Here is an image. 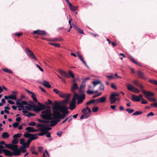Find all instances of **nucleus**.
Instances as JSON below:
<instances>
[{"instance_id":"obj_1","label":"nucleus","mask_w":157,"mask_h":157,"mask_svg":"<svg viewBox=\"0 0 157 157\" xmlns=\"http://www.w3.org/2000/svg\"><path fill=\"white\" fill-rule=\"evenodd\" d=\"M68 107L65 106L61 105L60 103L56 102L53 105V113H51V111L49 109L42 111L41 115V117L43 119L52 120L49 123L50 126H53L56 125L61 119L65 117L68 113Z\"/></svg>"},{"instance_id":"obj_2","label":"nucleus","mask_w":157,"mask_h":157,"mask_svg":"<svg viewBox=\"0 0 157 157\" xmlns=\"http://www.w3.org/2000/svg\"><path fill=\"white\" fill-rule=\"evenodd\" d=\"M58 95L61 98H65L63 101H61V103L63 105L67 107L65 105L69 101V93L64 94L62 92L60 91Z\"/></svg>"},{"instance_id":"obj_3","label":"nucleus","mask_w":157,"mask_h":157,"mask_svg":"<svg viewBox=\"0 0 157 157\" xmlns=\"http://www.w3.org/2000/svg\"><path fill=\"white\" fill-rule=\"evenodd\" d=\"M82 112L84 115V118H87L90 114L91 111L90 109L87 106L86 108H83L82 110Z\"/></svg>"},{"instance_id":"obj_4","label":"nucleus","mask_w":157,"mask_h":157,"mask_svg":"<svg viewBox=\"0 0 157 157\" xmlns=\"http://www.w3.org/2000/svg\"><path fill=\"white\" fill-rule=\"evenodd\" d=\"M25 52L28 56L30 58H32L34 60H37L36 57L33 53V52L29 48L25 49Z\"/></svg>"},{"instance_id":"obj_5","label":"nucleus","mask_w":157,"mask_h":157,"mask_svg":"<svg viewBox=\"0 0 157 157\" xmlns=\"http://www.w3.org/2000/svg\"><path fill=\"white\" fill-rule=\"evenodd\" d=\"M37 134H33L29 133H25L24 136L25 138H29L31 139V140L32 141L33 140H36L38 138V137L37 136Z\"/></svg>"},{"instance_id":"obj_6","label":"nucleus","mask_w":157,"mask_h":157,"mask_svg":"<svg viewBox=\"0 0 157 157\" xmlns=\"http://www.w3.org/2000/svg\"><path fill=\"white\" fill-rule=\"evenodd\" d=\"M127 89L128 90L131 91L137 94H138L140 92V91L137 88L133 87L131 84H128L127 85Z\"/></svg>"},{"instance_id":"obj_7","label":"nucleus","mask_w":157,"mask_h":157,"mask_svg":"<svg viewBox=\"0 0 157 157\" xmlns=\"http://www.w3.org/2000/svg\"><path fill=\"white\" fill-rule=\"evenodd\" d=\"M76 79H73L72 81V85L71 88V91L74 93L75 90L78 88L77 83L76 82Z\"/></svg>"},{"instance_id":"obj_8","label":"nucleus","mask_w":157,"mask_h":157,"mask_svg":"<svg viewBox=\"0 0 157 157\" xmlns=\"http://www.w3.org/2000/svg\"><path fill=\"white\" fill-rule=\"evenodd\" d=\"M73 98L75 99V100L76 99H77L83 101L85 98V95L84 94H83L82 95L80 96L77 93H75L74 94V96Z\"/></svg>"},{"instance_id":"obj_9","label":"nucleus","mask_w":157,"mask_h":157,"mask_svg":"<svg viewBox=\"0 0 157 157\" xmlns=\"http://www.w3.org/2000/svg\"><path fill=\"white\" fill-rule=\"evenodd\" d=\"M18 110H22V112L24 113V116H27L28 117H29L31 116H35L36 115L33 113H29L27 110L25 109H22L21 108H19L18 109Z\"/></svg>"},{"instance_id":"obj_10","label":"nucleus","mask_w":157,"mask_h":157,"mask_svg":"<svg viewBox=\"0 0 157 157\" xmlns=\"http://www.w3.org/2000/svg\"><path fill=\"white\" fill-rule=\"evenodd\" d=\"M132 100L134 101L139 102L143 98V95L142 94H140L139 96H136L134 94L132 95Z\"/></svg>"},{"instance_id":"obj_11","label":"nucleus","mask_w":157,"mask_h":157,"mask_svg":"<svg viewBox=\"0 0 157 157\" xmlns=\"http://www.w3.org/2000/svg\"><path fill=\"white\" fill-rule=\"evenodd\" d=\"M140 90L146 96V97L147 96H154L155 95V94L153 92L144 90L143 89H141Z\"/></svg>"},{"instance_id":"obj_12","label":"nucleus","mask_w":157,"mask_h":157,"mask_svg":"<svg viewBox=\"0 0 157 157\" xmlns=\"http://www.w3.org/2000/svg\"><path fill=\"white\" fill-rule=\"evenodd\" d=\"M16 105H17V107L21 108H24V105H28V103L27 102L25 101H22L21 102L17 101L16 102Z\"/></svg>"},{"instance_id":"obj_13","label":"nucleus","mask_w":157,"mask_h":157,"mask_svg":"<svg viewBox=\"0 0 157 157\" xmlns=\"http://www.w3.org/2000/svg\"><path fill=\"white\" fill-rule=\"evenodd\" d=\"M76 101L75 99L72 98V100L70 103H69V109L71 110H73L76 107Z\"/></svg>"},{"instance_id":"obj_14","label":"nucleus","mask_w":157,"mask_h":157,"mask_svg":"<svg viewBox=\"0 0 157 157\" xmlns=\"http://www.w3.org/2000/svg\"><path fill=\"white\" fill-rule=\"evenodd\" d=\"M33 33L41 36H44L46 34V32L44 30H37L34 31L33 32Z\"/></svg>"},{"instance_id":"obj_15","label":"nucleus","mask_w":157,"mask_h":157,"mask_svg":"<svg viewBox=\"0 0 157 157\" xmlns=\"http://www.w3.org/2000/svg\"><path fill=\"white\" fill-rule=\"evenodd\" d=\"M3 150V153L5 155L10 157L13 156L12 152H11L10 150L6 149H4Z\"/></svg>"},{"instance_id":"obj_16","label":"nucleus","mask_w":157,"mask_h":157,"mask_svg":"<svg viewBox=\"0 0 157 157\" xmlns=\"http://www.w3.org/2000/svg\"><path fill=\"white\" fill-rule=\"evenodd\" d=\"M116 98L114 95L113 94H112L110 95L109 99L110 101V103L111 104H114L116 101Z\"/></svg>"},{"instance_id":"obj_17","label":"nucleus","mask_w":157,"mask_h":157,"mask_svg":"<svg viewBox=\"0 0 157 157\" xmlns=\"http://www.w3.org/2000/svg\"><path fill=\"white\" fill-rule=\"evenodd\" d=\"M137 74L139 76V78H140L144 80L146 79L144 73L142 71H138L137 72Z\"/></svg>"},{"instance_id":"obj_18","label":"nucleus","mask_w":157,"mask_h":157,"mask_svg":"<svg viewBox=\"0 0 157 157\" xmlns=\"http://www.w3.org/2000/svg\"><path fill=\"white\" fill-rule=\"evenodd\" d=\"M77 56L80 59V60L85 64V65L87 67H88V65L87 64L86 62L84 60L82 56L80 54L79 52H77Z\"/></svg>"},{"instance_id":"obj_19","label":"nucleus","mask_w":157,"mask_h":157,"mask_svg":"<svg viewBox=\"0 0 157 157\" xmlns=\"http://www.w3.org/2000/svg\"><path fill=\"white\" fill-rule=\"evenodd\" d=\"M59 72L62 76L64 77L65 78H69V75L65 71L61 70H59Z\"/></svg>"},{"instance_id":"obj_20","label":"nucleus","mask_w":157,"mask_h":157,"mask_svg":"<svg viewBox=\"0 0 157 157\" xmlns=\"http://www.w3.org/2000/svg\"><path fill=\"white\" fill-rule=\"evenodd\" d=\"M25 129L27 131V132H36L38 131V130L37 129H34L32 127H27L25 128Z\"/></svg>"},{"instance_id":"obj_21","label":"nucleus","mask_w":157,"mask_h":157,"mask_svg":"<svg viewBox=\"0 0 157 157\" xmlns=\"http://www.w3.org/2000/svg\"><path fill=\"white\" fill-rule=\"evenodd\" d=\"M30 106L32 108H33V111L39 112L40 111V109H39V106H37L35 105H30Z\"/></svg>"},{"instance_id":"obj_22","label":"nucleus","mask_w":157,"mask_h":157,"mask_svg":"<svg viewBox=\"0 0 157 157\" xmlns=\"http://www.w3.org/2000/svg\"><path fill=\"white\" fill-rule=\"evenodd\" d=\"M106 97L104 96L99 98L96 99L97 102H104L106 101Z\"/></svg>"},{"instance_id":"obj_23","label":"nucleus","mask_w":157,"mask_h":157,"mask_svg":"<svg viewBox=\"0 0 157 157\" xmlns=\"http://www.w3.org/2000/svg\"><path fill=\"white\" fill-rule=\"evenodd\" d=\"M78 8V6H73L72 4L69 2V9L72 11L74 12Z\"/></svg>"},{"instance_id":"obj_24","label":"nucleus","mask_w":157,"mask_h":157,"mask_svg":"<svg viewBox=\"0 0 157 157\" xmlns=\"http://www.w3.org/2000/svg\"><path fill=\"white\" fill-rule=\"evenodd\" d=\"M13 156H18L19 155L21 154V151L19 149H17L12 152Z\"/></svg>"},{"instance_id":"obj_25","label":"nucleus","mask_w":157,"mask_h":157,"mask_svg":"<svg viewBox=\"0 0 157 157\" xmlns=\"http://www.w3.org/2000/svg\"><path fill=\"white\" fill-rule=\"evenodd\" d=\"M133 83L134 84H135L136 86H139L141 88V89H144V87L143 85H141V84L139 83L136 80H134L133 81Z\"/></svg>"},{"instance_id":"obj_26","label":"nucleus","mask_w":157,"mask_h":157,"mask_svg":"<svg viewBox=\"0 0 157 157\" xmlns=\"http://www.w3.org/2000/svg\"><path fill=\"white\" fill-rule=\"evenodd\" d=\"M43 85L45 87L49 88L51 87L49 83L46 81H44L43 82Z\"/></svg>"},{"instance_id":"obj_27","label":"nucleus","mask_w":157,"mask_h":157,"mask_svg":"<svg viewBox=\"0 0 157 157\" xmlns=\"http://www.w3.org/2000/svg\"><path fill=\"white\" fill-rule=\"evenodd\" d=\"M12 93L14 94H12L10 95V99L12 100H15L17 99V95L15 94H16V92H13Z\"/></svg>"},{"instance_id":"obj_28","label":"nucleus","mask_w":157,"mask_h":157,"mask_svg":"<svg viewBox=\"0 0 157 157\" xmlns=\"http://www.w3.org/2000/svg\"><path fill=\"white\" fill-rule=\"evenodd\" d=\"M129 59L130 60L134 63L139 66H141V65L140 63H139L137 62L136 61L134 58L132 57H129Z\"/></svg>"},{"instance_id":"obj_29","label":"nucleus","mask_w":157,"mask_h":157,"mask_svg":"<svg viewBox=\"0 0 157 157\" xmlns=\"http://www.w3.org/2000/svg\"><path fill=\"white\" fill-rule=\"evenodd\" d=\"M9 133L7 132H4L2 134V137L3 138H7L9 137Z\"/></svg>"},{"instance_id":"obj_30","label":"nucleus","mask_w":157,"mask_h":157,"mask_svg":"<svg viewBox=\"0 0 157 157\" xmlns=\"http://www.w3.org/2000/svg\"><path fill=\"white\" fill-rule=\"evenodd\" d=\"M44 127H43V131H47L51 129V128L49 127L47 125H44Z\"/></svg>"},{"instance_id":"obj_31","label":"nucleus","mask_w":157,"mask_h":157,"mask_svg":"<svg viewBox=\"0 0 157 157\" xmlns=\"http://www.w3.org/2000/svg\"><path fill=\"white\" fill-rule=\"evenodd\" d=\"M38 104L39 105V109H40V111L46 108L44 105L42 104L39 102H38Z\"/></svg>"},{"instance_id":"obj_32","label":"nucleus","mask_w":157,"mask_h":157,"mask_svg":"<svg viewBox=\"0 0 157 157\" xmlns=\"http://www.w3.org/2000/svg\"><path fill=\"white\" fill-rule=\"evenodd\" d=\"M25 90L26 92H28L29 93L32 94L31 97L33 99V98H36L35 94L31 92V91H30L27 89Z\"/></svg>"},{"instance_id":"obj_33","label":"nucleus","mask_w":157,"mask_h":157,"mask_svg":"<svg viewBox=\"0 0 157 157\" xmlns=\"http://www.w3.org/2000/svg\"><path fill=\"white\" fill-rule=\"evenodd\" d=\"M44 125L41 124H38L37 125L36 127L37 128L40 127V128L38 129V131H43V127H44Z\"/></svg>"},{"instance_id":"obj_34","label":"nucleus","mask_w":157,"mask_h":157,"mask_svg":"<svg viewBox=\"0 0 157 157\" xmlns=\"http://www.w3.org/2000/svg\"><path fill=\"white\" fill-rule=\"evenodd\" d=\"M2 71L5 72H6L10 74H12L13 73V72L10 69H8L7 68L3 69Z\"/></svg>"},{"instance_id":"obj_35","label":"nucleus","mask_w":157,"mask_h":157,"mask_svg":"<svg viewBox=\"0 0 157 157\" xmlns=\"http://www.w3.org/2000/svg\"><path fill=\"white\" fill-rule=\"evenodd\" d=\"M49 44L51 45L54 46L58 48H59L60 47V44L58 43H49Z\"/></svg>"},{"instance_id":"obj_36","label":"nucleus","mask_w":157,"mask_h":157,"mask_svg":"<svg viewBox=\"0 0 157 157\" xmlns=\"http://www.w3.org/2000/svg\"><path fill=\"white\" fill-rule=\"evenodd\" d=\"M28 106L26 105L25 106H24V108H25L26 110L28 111H30L32 110V109H31V108H32L30 106V105H32V104H28Z\"/></svg>"},{"instance_id":"obj_37","label":"nucleus","mask_w":157,"mask_h":157,"mask_svg":"<svg viewBox=\"0 0 157 157\" xmlns=\"http://www.w3.org/2000/svg\"><path fill=\"white\" fill-rule=\"evenodd\" d=\"M71 77L73 79H76L75 77V75L73 73V72L70 70H69V77Z\"/></svg>"},{"instance_id":"obj_38","label":"nucleus","mask_w":157,"mask_h":157,"mask_svg":"<svg viewBox=\"0 0 157 157\" xmlns=\"http://www.w3.org/2000/svg\"><path fill=\"white\" fill-rule=\"evenodd\" d=\"M126 111L128 112L129 113H131L134 111V109L131 108H128L126 109Z\"/></svg>"},{"instance_id":"obj_39","label":"nucleus","mask_w":157,"mask_h":157,"mask_svg":"<svg viewBox=\"0 0 157 157\" xmlns=\"http://www.w3.org/2000/svg\"><path fill=\"white\" fill-rule=\"evenodd\" d=\"M149 82L153 84H155L157 86V81L153 79H150Z\"/></svg>"},{"instance_id":"obj_40","label":"nucleus","mask_w":157,"mask_h":157,"mask_svg":"<svg viewBox=\"0 0 157 157\" xmlns=\"http://www.w3.org/2000/svg\"><path fill=\"white\" fill-rule=\"evenodd\" d=\"M21 134L20 133H17L14 135L13 136V138L14 139L20 138L21 136Z\"/></svg>"},{"instance_id":"obj_41","label":"nucleus","mask_w":157,"mask_h":157,"mask_svg":"<svg viewBox=\"0 0 157 157\" xmlns=\"http://www.w3.org/2000/svg\"><path fill=\"white\" fill-rule=\"evenodd\" d=\"M38 121L41 123L48 124L49 123V121L48 120H42L40 119H38Z\"/></svg>"},{"instance_id":"obj_42","label":"nucleus","mask_w":157,"mask_h":157,"mask_svg":"<svg viewBox=\"0 0 157 157\" xmlns=\"http://www.w3.org/2000/svg\"><path fill=\"white\" fill-rule=\"evenodd\" d=\"M146 98L152 102H156L157 101L156 99L154 98H150L147 97H146Z\"/></svg>"},{"instance_id":"obj_43","label":"nucleus","mask_w":157,"mask_h":157,"mask_svg":"<svg viewBox=\"0 0 157 157\" xmlns=\"http://www.w3.org/2000/svg\"><path fill=\"white\" fill-rule=\"evenodd\" d=\"M143 113L142 112V111H136L134 113H133L132 114V115H136L137 116L141 114H142Z\"/></svg>"},{"instance_id":"obj_44","label":"nucleus","mask_w":157,"mask_h":157,"mask_svg":"<svg viewBox=\"0 0 157 157\" xmlns=\"http://www.w3.org/2000/svg\"><path fill=\"white\" fill-rule=\"evenodd\" d=\"M18 140L16 139H14L12 140V144H16L18 143Z\"/></svg>"},{"instance_id":"obj_45","label":"nucleus","mask_w":157,"mask_h":157,"mask_svg":"<svg viewBox=\"0 0 157 157\" xmlns=\"http://www.w3.org/2000/svg\"><path fill=\"white\" fill-rule=\"evenodd\" d=\"M90 79V77H88L85 78H82V83H85V82L89 80Z\"/></svg>"},{"instance_id":"obj_46","label":"nucleus","mask_w":157,"mask_h":157,"mask_svg":"<svg viewBox=\"0 0 157 157\" xmlns=\"http://www.w3.org/2000/svg\"><path fill=\"white\" fill-rule=\"evenodd\" d=\"M101 82L100 81H94L92 82V83L93 84L94 86V87L98 84L101 83Z\"/></svg>"},{"instance_id":"obj_47","label":"nucleus","mask_w":157,"mask_h":157,"mask_svg":"<svg viewBox=\"0 0 157 157\" xmlns=\"http://www.w3.org/2000/svg\"><path fill=\"white\" fill-rule=\"evenodd\" d=\"M19 149L21 151V153H24L26 151V150L25 149L23 148L22 147H20Z\"/></svg>"},{"instance_id":"obj_48","label":"nucleus","mask_w":157,"mask_h":157,"mask_svg":"<svg viewBox=\"0 0 157 157\" xmlns=\"http://www.w3.org/2000/svg\"><path fill=\"white\" fill-rule=\"evenodd\" d=\"M11 146H12V144H5V147H6L10 150L11 149Z\"/></svg>"},{"instance_id":"obj_49","label":"nucleus","mask_w":157,"mask_h":157,"mask_svg":"<svg viewBox=\"0 0 157 157\" xmlns=\"http://www.w3.org/2000/svg\"><path fill=\"white\" fill-rule=\"evenodd\" d=\"M75 30L77 31L78 32L80 33L81 34H84V33L83 32V30L78 28V27L77 29H76Z\"/></svg>"},{"instance_id":"obj_50","label":"nucleus","mask_w":157,"mask_h":157,"mask_svg":"<svg viewBox=\"0 0 157 157\" xmlns=\"http://www.w3.org/2000/svg\"><path fill=\"white\" fill-rule=\"evenodd\" d=\"M99 108L97 107H94L92 109L94 113L97 112Z\"/></svg>"},{"instance_id":"obj_51","label":"nucleus","mask_w":157,"mask_h":157,"mask_svg":"<svg viewBox=\"0 0 157 157\" xmlns=\"http://www.w3.org/2000/svg\"><path fill=\"white\" fill-rule=\"evenodd\" d=\"M141 100H142V101L141 102V104H146L148 103V102L143 98H141Z\"/></svg>"},{"instance_id":"obj_52","label":"nucleus","mask_w":157,"mask_h":157,"mask_svg":"<svg viewBox=\"0 0 157 157\" xmlns=\"http://www.w3.org/2000/svg\"><path fill=\"white\" fill-rule=\"evenodd\" d=\"M106 77L109 78V80H110L112 79H113L115 78L114 77L113 75H107Z\"/></svg>"},{"instance_id":"obj_53","label":"nucleus","mask_w":157,"mask_h":157,"mask_svg":"<svg viewBox=\"0 0 157 157\" xmlns=\"http://www.w3.org/2000/svg\"><path fill=\"white\" fill-rule=\"evenodd\" d=\"M19 124V123L18 122H16L13 123V126L14 128H17Z\"/></svg>"},{"instance_id":"obj_54","label":"nucleus","mask_w":157,"mask_h":157,"mask_svg":"<svg viewBox=\"0 0 157 157\" xmlns=\"http://www.w3.org/2000/svg\"><path fill=\"white\" fill-rule=\"evenodd\" d=\"M104 85L103 84L101 83L99 87V89L101 90H103L104 89Z\"/></svg>"},{"instance_id":"obj_55","label":"nucleus","mask_w":157,"mask_h":157,"mask_svg":"<svg viewBox=\"0 0 157 157\" xmlns=\"http://www.w3.org/2000/svg\"><path fill=\"white\" fill-rule=\"evenodd\" d=\"M22 34L23 33H16L14 34L15 36H17L18 37H20L21 36H22Z\"/></svg>"},{"instance_id":"obj_56","label":"nucleus","mask_w":157,"mask_h":157,"mask_svg":"<svg viewBox=\"0 0 157 157\" xmlns=\"http://www.w3.org/2000/svg\"><path fill=\"white\" fill-rule=\"evenodd\" d=\"M85 84L84 83H82V84L80 85L79 88L82 89L85 87Z\"/></svg>"},{"instance_id":"obj_57","label":"nucleus","mask_w":157,"mask_h":157,"mask_svg":"<svg viewBox=\"0 0 157 157\" xmlns=\"http://www.w3.org/2000/svg\"><path fill=\"white\" fill-rule=\"evenodd\" d=\"M38 149L39 152L40 153H41L42 152V151L43 149V148L42 147H41V146L38 147Z\"/></svg>"},{"instance_id":"obj_58","label":"nucleus","mask_w":157,"mask_h":157,"mask_svg":"<svg viewBox=\"0 0 157 157\" xmlns=\"http://www.w3.org/2000/svg\"><path fill=\"white\" fill-rule=\"evenodd\" d=\"M46 136L48 138H49L51 137V133L48 131H46Z\"/></svg>"},{"instance_id":"obj_59","label":"nucleus","mask_w":157,"mask_h":157,"mask_svg":"<svg viewBox=\"0 0 157 157\" xmlns=\"http://www.w3.org/2000/svg\"><path fill=\"white\" fill-rule=\"evenodd\" d=\"M76 23L72 22V23H71V24L74 27V28L76 29H77V28L78 27L76 25Z\"/></svg>"},{"instance_id":"obj_60","label":"nucleus","mask_w":157,"mask_h":157,"mask_svg":"<svg viewBox=\"0 0 157 157\" xmlns=\"http://www.w3.org/2000/svg\"><path fill=\"white\" fill-rule=\"evenodd\" d=\"M151 105L152 107L157 108V102L151 103Z\"/></svg>"},{"instance_id":"obj_61","label":"nucleus","mask_w":157,"mask_h":157,"mask_svg":"<svg viewBox=\"0 0 157 157\" xmlns=\"http://www.w3.org/2000/svg\"><path fill=\"white\" fill-rule=\"evenodd\" d=\"M25 140L24 139H21L20 140V143L21 144H24L25 143Z\"/></svg>"},{"instance_id":"obj_62","label":"nucleus","mask_w":157,"mask_h":157,"mask_svg":"<svg viewBox=\"0 0 157 157\" xmlns=\"http://www.w3.org/2000/svg\"><path fill=\"white\" fill-rule=\"evenodd\" d=\"M42 132L39 133L38 135L40 136H42L46 134V131L43 132V131H41Z\"/></svg>"},{"instance_id":"obj_63","label":"nucleus","mask_w":157,"mask_h":157,"mask_svg":"<svg viewBox=\"0 0 157 157\" xmlns=\"http://www.w3.org/2000/svg\"><path fill=\"white\" fill-rule=\"evenodd\" d=\"M36 123L34 122H31L29 123V125L30 126H34L36 125Z\"/></svg>"},{"instance_id":"obj_64","label":"nucleus","mask_w":157,"mask_h":157,"mask_svg":"<svg viewBox=\"0 0 157 157\" xmlns=\"http://www.w3.org/2000/svg\"><path fill=\"white\" fill-rule=\"evenodd\" d=\"M53 91L57 94H59L60 91H58L57 89H54L53 90Z\"/></svg>"}]
</instances>
